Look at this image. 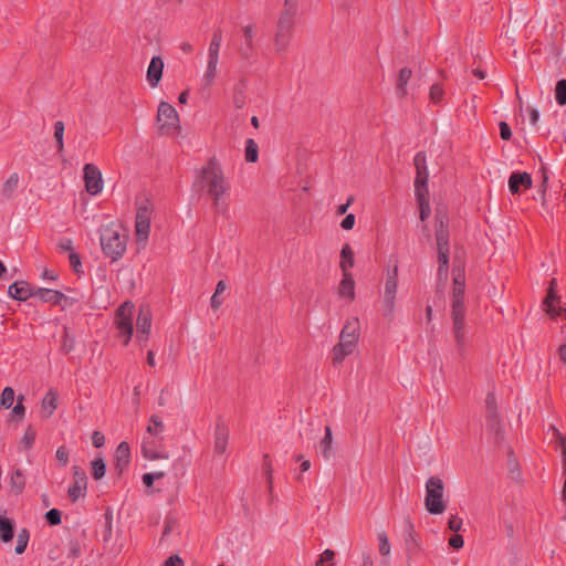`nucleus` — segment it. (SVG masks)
<instances>
[{
    "instance_id": "obj_1",
    "label": "nucleus",
    "mask_w": 566,
    "mask_h": 566,
    "mask_svg": "<svg viewBox=\"0 0 566 566\" xmlns=\"http://www.w3.org/2000/svg\"><path fill=\"white\" fill-rule=\"evenodd\" d=\"M193 186L205 189L216 207L222 202L223 197L229 190V185L226 181L221 167L213 160H210L201 168Z\"/></svg>"
},
{
    "instance_id": "obj_2",
    "label": "nucleus",
    "mask_w": 566,
    "mask_h": 566,
    "mask_svg": "<svg viewBox=\"0 0 566 566\" xmlns=\"http://www.w3.org/2000/svg\"><path fill=\"white\" fill-rule=\"evenodd\" d=\"M464 275L461 266L453 269V287L451 294V314L453 319V333L457 345L462 347L465 342L464 323Z\"/></svg>"
},
{
    "instance_id": "obj_3",
    "label": "nucleus",
    "mask_w": 566,
    "mask_h": 566,
    "mask_svg": "<svg viewBox=\"0 0 566 566\" xmlns=\"http://www.w3.org/2000/svg\"><path fill=\"white\" fill-rule=\"evenodd\" d=\"M436 247L438 253V281L446 283L449 265V231L448 218L441 209L436 211Z\"/></svg>"
},
{
    "instance_id": "obj_4",
    "label": "nucleus",
    "mask_w": 566,
    "mask_h": 566,
    "mask_svg": "<svg viewBox=\"0 0 566 566\" xmlns=\"http://www.w3.org/2000/svg\"><path fill=\"white\" fill-rule=\"evenodd\" d=\"M99 241L105 255L117 261L126 251V230L116 222H109L102 227Z\"/></svg>"
},
{
    "instance_id": "obj_5",
    "label": "nucleus",
    "mask_w": 566,
    "mask_h": 566,
    "mask_svg": "<svg viewBox=\"0 0 566 566\" xmlns=\"http://www.w3.org/2000/svg\"><path fill=\"white\" fill-rule=\"evenodd\" d=\"M399 287V265L395 260L392 264L388 265L385 270L384 285L381 292V311L387 319L395 316L397 295Z\"/></svg>"
},
{
    "instance_id": "obj_6",
    "label": "nucleus",
    "mask_w": 566,
    "mask_h": 566,
    "mask_svg": "<svg viewBox=\"0 0 566 566\" xmlns=\"http://www.w3.org/2000/svg\"><path fill=\"white\" fill-rule=\"evenodd\" d=\"M359 339V321L356 317L347 319L340 334L338 343L332 349L334 364L342 363L348 355L353 354Z\"/></svg>"
},
{
    "instance_id": "obj_7",
    "label": "nucleus",
    "mask_w": 566,
    "mask_h": 566,
    "mask_svg": "<svg viewBox=\"0 0 566 566\" xmlns=\"http://www.w3.org/2000/svg\"><path fill=\"white\" fill-rule=\"evenodd\" d=\"M424 506L430 514H442L447 509L444 484L439 476H430L426 482Z\"/></svg>"
},
{
    "instance_id": "obj_8",
    "label": "nucleus",
    "mask_w": 566,
    "mask_h": 566,
    "mask_svg": "<svg viewBox=\"0 0 566 566\" xmlns=\"http://www.w3.org/2000/svg\"><path fill=\"white\" fill-rule=\"evenodd\" d=\"M135 306L133 303L125 302L122 306L118 307L115 315V325L119 332V336L124 337V343L128 344L130 337L133 335L134 325H133V316H134Z\"/></svg>"
},
{
    "instance_id": "obj_9",
    "label": "nucleus",
    "mask_w": 566,
    "mask_h": 566,
    "mask_svg": "<svg viewBox=\"0 0 566 566\" xmlns=\"http://www.w3.org/2000/svg\"><path fill=\"white\" fill-rule=\"evenodd\" d=\"M157 124L164 134H171L179 129V116L172 105L166 102L159 104Z\"/></svg>"
},
{
    "instance_id": "obj_10",
    "label": "nucleus",
    "mask_w": 566,
    "mask_h": 566,
    "mask_svg": "<svg viewBox=\"0 0 566 566\" xmlns=\"http://www.w3.org/2000/svg\"><path fill=\"white\" fill-rule=\"evenodd\" d=\"M151 207L147 203L140 205L136 213V237L138 242L145 243L150 231Z\"/></svg>"
},
{
    "instance_id": "obj_11",
    "label": "nucleus",
    "mask_w": 566,
    "mask_h": 566,
    "mask_svg": "<svg viewBox=\"0 0 566 566\" xmlns=\"http://www.w3.org/2000/svg\"><path fill=\"white\" fill-rule=\"evenodd\" d=\"M292 28L293 14L290 11H284L279 20L275 33L276 50L282 51L286 48Z\"/></svg>"
},
{
    "instance_id": "obj_12",
    "label": "nucleus",
    "mask_w": 566,
    "mask_h": 566,
    "mask_svg": "<svg viewBox=\"0 0 566 566\" xmlns=\"http://www.w3.org/2000/svg\"><path fill=\"white\" fill-rule=\"evenodd\" d=\"M83 170L86 191L92 196L102 192L104 185L101 170L93 164H86Z\"/></svg>"
},
{
    "instance_id": "obj_13",
    "label": "nucleus",
    "mask_w": 566,
    "mask_h": 566,
    "mask_svg": "<svg viewBox=\"0 0 566 566\" xmlns=\"http://www.w3.org/2000/svg\"><path fill=\"white\" fill-rule=\"evenodd\" d=\"M73 483L67 490L70 499L75 502L85 496L87 489V476L85 471L78 465L73 467Z\"/></svg>"
},
{
    "instance_id": "obj_14",
    "label": "nucleus",
    "mask_w": 566,
    "mask_h": 566,
    "mask_svg": "<svg viewBox=\"0 0 566 566\" xmlns=\"http://www.w3.org/2000/svg\"><path fill=\"white\" fill-rule=\"evenodd\" d=\"M220 59H206V64L199 78L202 91H209L216 83L219 75Z\"/></svg>"
},
{
    "instance_id": "obj_15",
    "label": "nucleus",
    "mask_w": 566,
    "mask_h": 566,
    "mask_svg": "<svg viewBox=\"0 0 566 566\" xmlns=\"http://www.w3.org/2000/svg\"><path fill=\"white\" fill-rule=\"evenodd\" d=\"M156 439L157 438L148 436L143 438L140 444V452L143 457L149 461L168 460L170 458L169 453L157 447Z\"/></svg>"
},
{
    "instance_id": "obj_16",
    "label": "nucleus",
    "mask_w": 566,
    "mask_h": 566,
    "mask_svg": "<svg viewBox=\"0 0 566 566\" xmlns=\"http://www.w3.org/2000/svg\"><path fill=\"white\" fill-rule=\"evenodd\" d=\"M556 287V280L553 279L551 280L549 282V287H548V291H547V294L545 296V298L543 300L542 302V310L551 317V318H555L559 315H562L563 313L566 312L565 308L563 307H556L554 305L555 302H559V296L557 295V292L555 290Z\"/></svg>"
},
{
    "instance_id": "obj_17",
    "label": "nucleus",
    "mask_w": 566,
    "mask_h": 566,
    "mask_svg": "<svg viewBox=\"0 0 566 566\" xmlns=\"http://www.w3.org/2000/svg\"><path fill=\"white\" fill-rule=\"evenodd\" d=\"M247 80L239 78L229 88V98L237 109H242L247 105Z\"/></svg>"
},
{
    "instance_id": "obj_18",
    "label": "nucleus",
    "mask_w": 566,
    "mask_h": 566,
    "mask_svg": "<svg viewBox=\"0 0 566 566\" xmlns=\"http://www.w3.org/2000/svg\"><path fill=\"white\" fill-rule=\"evenodd\" d=\"M151 327V315L149 308L142 306L136 319V338L139 342L147 339Z\"/></svg>"
},
{
    "instance_id": "obj_19",
    "label": "nucleus",
    "mask_w": 566,
    "mask_h": 566,
    "mask_svg": "<svg viewBox=\"0 0 566 566\" xmlns=\"http://www.w3.org/2000/svg\"><path fill=\"white\" fill-rule=\"evenodd\" d=\"M531 187V176L527 172L514 171L509 178V190L512 195H518Z\"/></svg>"
},
{
    "instance_id": "obj_20",
    "label": "nucleus",
    "mask_w": 566,
    "mask_h": 566,
    "mask_svg": "<svg viewBox=\"0 0 566 566\" xmlns=\"http://www.w3.org/2000/svg\"><path fill=\"white\" fill-rule=\"evenodd\" d=\"M164 71V61L159 56H154L147 69V81L151 87H157Z\"/></svg>"
},
{
    "instance_id": "obj_21",
    "label": "nucleus",
    "mask_w": 566,
    "mask_h": 566,
    "mask_svg": "<svg viewBox=\"0 0 566 566\" xmlns=\"http://www.w3.org/2000/svg\"><path fill=\"white\" fill-rule=\"evenodd\" d=\"M8 293L18 301H27L29 297L34 296V289L25 282H15L9 286Z\"/></svg>"
},
{
    "instance_id": "obj_22",
    "label": "nucleus",
    "mask_w": 566,
    "mask_h": 566,
    "mask_svg": "<svg viewBox=\"0 0 566 566\" xmlns=\"http://www.w3.org/2000/svg\"><path fill=\"white\" fill-rule=\"evenodd\" d=\"M59 394L55 389L51 388L45 394L41 401V412L44 418H50L57 408Z\"/></svg>"
},
{
    "instance_id": "obj_23",
    "label": "nucleus",
    "mask_w": 566,
    "mask_h": 566,
    "mask_svg": "<svg viewBox=\"0 0 566 566\" xmlns=\"http://www.w3.org/2000/svg\"><path fill=\"white\" fill-rule=\"evenodd\" d=\"M337 293L339 297L347 298L352 302L355 298V281L350 273L343 274V279L339 282Z\"/></svg>"
},
{
    "instance_id": "obj_24",
    "label": "nucleus",
    "mask_w": 566,
    "mask_h": 566,
    "mask_svg": "<svg viewBox=\"0 0 566 566\" xmlns=\"http://www.w3.org/2000/svg\"><path fill=\"white\" fill-rule=\"evenodd\" d=\"M229 440V429L223 423H218L214 433V452L223 454Z\"/></svg>"
},
{
    "instance_id": "obj_25",
    "label": "nucleus",
    "mask_w": 566,
    "mask_h": 566,
    "mask_svg": "<svg viewBox=\"0 0 566 566\" xmlns=\"http://www.w3.org/2000/svg\"><path fill=\"white\" fill-rule=\"evenodd\" d=\"M130 461V449L127 442H120L115 451L116 469L123 472Z\"/></svg>"
},
{
    "instance_id": "obj_26",
    "label": "nucleus",
    "mask_w": 566,
    "mask_h": 566,
    "mask_svg": "<svg viewBox=\"0 0 566 566\" xmlns=\"http://www.w3.org/2000/svg\"><path fill=\"white\" fill-rule=\"evenodd\" d=\"M34 296L40 298L43 302L52 303V304H60L61 301L64 298V295L62 293H60L55 290L43 289V287H35Z\"/></svg>"
},
{
    "instance_id": "obj_27",
    "label": "nucleus",
    "mask_w": 566,
    "mask_h": 566,
    "mask_svg": "<svg viewBox=\"0 0 566 566\" xmlns=\"http://www.w3.org/2000/svg\"><path fill=\"white\" fill-rule=\"evenodd\" d=\"M377 541H378V552L382 556V560L380 563V566H389V562L387 557L390 555L391 552V545L388 538V535L386 532L380 531L377 533Z\"/></svg>"
},
{
    "instance_id": "obj_28",
    "label": "nucleus",
    "mask_w": 566,
    "mask_h": 566,
    "mask_svg": "<svg viewBox=\"0 0 566 566\" xmlns=\"http://www.w3.org/2000/svg\"><path fill=\"white\" fill-rule=\"evenodd\" d=\"M413 164L417 170L416 180H419L420 182H428L429 172L424 153H418L415 156Z\"/></svg>"
},
{
    "instance_id": "obj_29",
    "label": "nucleus",
    "mask_w": 566,
    "mask_h": 566,
    "mask_svg": "<svg viewBox=\"0 0 566 566\" xmlns=\"http://www.w3.org/2000/svg\"><path fill=\"white\" fill-rule=\"evenodd\" d=\"M333 433L331 427H325V434L318 443V450L325 460L331 459L333 455Z\"/></svg>"
},
{
    "instance_id": "obj_30",
    "label": "nucleus",
    "mask_w": 566,
    "mask_h": 566,
    "mask_svg": "<svg viewBox=\"0 0 566 566\" xmlns=\"http://www.w3.org/2000/svg\"><path fill=\"white\" fill-rule=\"evenodd\" d=\"M354 266V251L349 244H345L340 251L339 268L343 274L350 273V268Z\"/></svg>"
},
{
    "instance_id": "obj_31",
    "label": "nucleus",
    "mask_w": 566,
    "mask_h": 566,
    "mask_svg": "<svg viewBox=\"0 0 566 566\" xmlns=\"http://www.w3.org/2000/svg\"><path fill=\"white\" fill-rule=\"evenodd\" d=\"M146 431L148 437L161 440V434L165 431V424L158 416H151Z\"/></svg>"
},
{
    "instance_id": "obj_32",
    "label": "nucleus",
    "mask_w": 566,
    "mask_h": 566,
    "mask_svg": "<svg viewBox=\"0 0 566 566\" xmlns=\"http://www.w3.org/2000/svg\"><path fill=\"white\" fill-rule=\"evenodd\" d=\"M18 185H19V175L17 172H12L2 185V188H1L2 197L6 199H10L13 196L15 189L18 188Z\"/></svg>"
},
{
    "instance_id": "obj_33",
    "label": "nucleus",
    "mask_w": 566,
    "mask_h": 566,
    "mask_svg": "<svg viewBox=\"0 0 566 566\" xmlns=\"http://www.w3.org/2000/svg\"><path fill=\"white\" fill-rule=\"evenodd\" d=\"M25 486V479L20 469L10 474V489L14 494H20Z\"/></svg>"
},
{
    "instance_id": "obj_34",
    "label": "nucleus",
    "mask_w": 566,
    "mask_h": 566,
    "mask_svg": "<svg viewBox=\"0 0 566 566\" xmlns=\"http://www.w3.org/2000/svg\"><path fill=\"white\" fill-rule=\"evenodd\" d=\"M0 537L3 542H10L13 538V523L4 516H0Z\"/></svg>"
},
{
    "instance_id": "obj_35",
    "label": "nucleus",
    "mask_w": 566,
    "mask_h": 566,
    "mask_svg": "<svg viewBox=\"0 0 566 566\" xmlns=\"http://www.w3.org/2000/svg\"><path fill=\"white\" fill-rule=\"evenodd\" d=\"M221 42L222 38L220 32L214 33L208 48V59H220Z\"/></svg>"
},
{
    "instance_id": "obj_36",
    "label": "nucleus",
    "mask_w": 566,
    "mask_h": 566,
    "mask_svg": "<svg viewBox=\"0 0 566 566\" xmlns=\"http://www.w3.org/2000/svg\"><path fill=\"white\" fill-rule=\"evenodd\" d=\"M36 431L32 426H28L22 438L20 439V448L22 450H30L35 441Z\"/></svg>"
},
{
    "instance_id": "obj_37",
    "label": "nucleus",
    "mask_w": 566,
    "mask_h": 566,
    "mask_svg": "<svg viewBox=\"0 0 566 566\" xmlns=\"http://www.w3.org/2000/svg\"><path fill=\"white\" fill-rule=\"evenodd\" d=\"M411 70L408 67H403L400 70L398 75V92L401 96L407 94V84L411 77Z\"/></svg>"
},
{
    "instance_id": "obj_38",
    "label": "nucleus",
    "mask_w": 566,
    "mask_h": 566,
    "mask_svg": "<svg viewBox=\"0 0 566 566\" xmlns=\"http://www.w3.org/2000/svg\"><path fill=\"white\" fill-rule=\"evenodd\" d=\"M14 390L11 387H4L0 396V408L9 409L14 401Z\"/></svg>"
},
{
    "instance_id": "obj_39",
    "label": "nucleus",
    "mask_w": 566,
    "mask_h": 566,
    "mask_svg": "<svg viewBox=\"0 0 566 566\" xmlns=\"http://www.w3.org/2000/svg\"><path fill=\"white\" fill-rule=\"evenodd\" d=\"M415 193H416L417 202L429 201V191H428L427 182H420L419 180H415Z\"/></svg>"
},
{
    "instance_id": "obj_40",
    "label": "nucleus",
    "mask_w": 566,
    "mask_h": 566,
    "mask_svg": "<svg viewBox=\"0 0 566 566\" xmlns=\"http://www.w3.org/2000/svg\"><path fill=\"white\" fill-rule=\"evenodd\" d=\"M259 157L258 145L253 139L245 142V160L249 163H255Z\"/></svg>"
},
{
    "instance_id": "obj_41",
    "label": "nucleus",
    "mask_w": 566,
    "mask_h": 566,
    "mask_svg": "<svg viewBox=\"0 0 566 566\" xmlns=\"http://www.w3.org/2000/svg\"><path fill=\"white\" fill-rule=\"evenodd\" d=\"M555 98L558 105H566V80H559L556 83Z\"/></svg>"
},
{
    "instance_id": "obj_42",
    "label": "nucleus",
    "mask_w": 566,
    "mask_h": 566,
    "mask_svg": "<svg viewBox=\"0 0 566 566\" xmlns=\"http://www.w3.org/2000/svg\"><path fill=\"white\" fill-rule=\"evenodd\" d=\"M106 465L102 458L95 459L92 462V475L95 480H99L105 475Z\"/></svg>"
},
{
    "instance_id": "obj_43",
    "label": "nucleus",
    "mask_w": 566,
    "mask_h": 566,
    "mask_svg": "<svg viewBox=\"0 0 566 566\" xmlns=\"http://www.w3.org/2000/svg\"><path fill=\"white\" fill-rule=\"evenodd\" d=\"M64 124L62 122H56L54 124V138L56 142L57 151L62 153L64 148L63 135H64Z\"/></svg>"
},
{
    "instance_id": "obj_44",
    "label": "nucleus",
    "mask_w": 566,
    "mask_h": 566,
    "mask_svg": "<svg viewBox=\"0 0 566 566\" xmlns=\"http://www.w3.org/2000/svg\"><path fill=\"white\" fill-rule=\"evenodd\" d=\"M547 181H548V172H547V169L542 166L541 168V185L538 187V192L541 195V199H542V205L545 206L546 205V186H547Z\"/></svg>"
},
{
    "instance_id": "obj_45",
    "label": "nucleus",
    "mask_w": 566,
    "mask_h": 566,
    "mask_svg": "<svg viewBox=\"0 0 566 566\" xmlns=\"http://www.w3.org/2000/svg\"><path fill=\"white\" fill-rule=\"evenodd\" d=\"M227 289V284L223 281H219L214 294L211 297V307L213 310H218L222 303V301L219 298L220 294L223 293Z\"/></svg>"
},
{
    "instance_id": "obj_46",
    "label": "nucleus",
    "mask_w": 566,
    "mask_h": 566,
    "mask_svg": "<svg viewBox=\"0 0 566 566\" xmlns=\"http://www.w3.org/2000/svg\"><path fill=\"white\" fill-rule=\"evenodd\" d=\"M28 541H29V534L25 530H23L21 533H19L18 538H17V545H15L17 554H22L25 551Z\"/></svg>"
},
{
    "instance_id": "obj_47",
    "label": "nucleus",
    "mask_w": 566,
    "mask_h": 566,
    "mask_svg": "<svg viewBox=\"0 0 566 566\" xmlns=\"http://www.w3.org/2000/svg\"><path fill=\"white\" fill-rule=\"evenodd\" d=\"M443 95V88L440 84H433L430 88L429 97L432 103H439Z\"/></svg>"
},
{
    "instance_id": "obj_48",
    "label": "nucleus",
    "mask_w": 566,
    "mask_h": 566,
    "mask_svg": "<svg viewBox=\"0 0 566 566\" xmlns=\"http://www.w3.org/2000/svg\"><path fill=\"white\" fill-rule=\"evenodd\" d=\"M45 517H46V521L51 524V525H57L61 523V512L56 509H52L50 510L46 514H45Z\"/></svg>"
},
{
    "instance_id": "obj_49",
    "label": "nucleus",
    "mask_w": 566,
    "mask_h": 566,
    "mask_svg": "<svg viewBox=\"0 0 566 566\" xmlns=\"http://www.w3.org/2000/svg\"><path fill=\"white\" fill-rule=\"evenodd\" d=\"M418 206H419V217H420V220L421 221H426L430 213H431V209H430V203L429 201L427 202H418Z\"/></svg>"
},
{
    "instance_id": "obj_50",
    "label": "nucleus",
    "mask_w": 566,
    "mask_h": 566,
    "mask_svg": "<svg viewBox=\"0 0 566 566\" xmlns=\"http://www.w3.org/2000/svg\"><path fill=\"white\" fill-rule=\"evenodd\" d=\"M334 558H335V553L334 551L332 549H325L321 556H319V559L321 560V564H324V565H333L334 564Z\"/></svg>"
},
{
    "instance_id": "obj_51",
    "label": "nucleus",
    "mask_w": 566,
    "mask_h": 566,
    "mask_svg": "<svg viewBox=\"0 0 566 566\" xmlns=\"http://www.w3.org/2000/svg\"><path fill=\"white\" fill-rule=\"evenodd\" d=\"M69 451L65 447H60L56 450L55 457L61 465H65L69 461Z\"/></svg>"
},
{
    "instance_id": "obj_52",
    "label": "nucleus",
    "mask_w": 566,
    "mask_h": 566,
    "mask_svg": "<svg viewBox=\"0 0 566 566\" xmlns=\"http://www.w3.org/2000/svg\"><path fill=\"white\" fill-rule=\"evenodd\" d=\"M449 530L458 532L462 527V520L457 515H451L448 522Z\"/></svg>"
},
{
    "instance_id": "obj_53",
    "label": "nucleus",
    "mask_w": 566,
    "mask_h": 566,
    "mask_svg": "<svg viewBox=\"0 0 566 566\" xmlns=\"http://www.w3.org/2000/svg\"><path fill=\"white\" fill-rule=\"evenodd\" d=\"M243 34L248 45L252 44V40L255 35V28L252 24L243 27Z\"/></svg>"
},
{
    "instance_id": "obj_54",
    "label": "nucleus",
    "mask_w": 566,
    "mask_h": 566,
    "mask_svg": "<svg viewBox=\"0 0 566 566\" xmlns=\"http://www.w3.org/2000/svg\"><path fill=\"white\" fill-rule=\"evenodd\" d=\"M355 226V216L353 213H349L347 214L342 223H340V227L344 229V230H352Z\"/></svg>"
},
{
    "instance_id": "obj_55",
    "label": "nucleus",
    "mask_w": 566,
    "mask_h": 566,
    "mask_svg": "<svg viewBox=\"0 0 566 566\" xmlns=\"http://www.w3.org/2000/svg\"><path fill=\"white\" fill-rule=\"evenodd\" d=\"M105 442V437L99 431H94L92 434V443L96 448H101Z\"/></svg>"
},
{
    "instance_id": "obj_56",
    "label": "nucleus",
    "mask_w": 566,
    "mask_h": 566,
    "mask_svg": "<svg viewBox=\"0 0 566 566\" xmlns=\"http://www.w3.org/2000/svg\"><path fill=\"white\" fill-rule=\"evenodd\" d=\"M500 135L504 140H509L512 136L511 128L505 122L500 123Z\"/></svg>"
},
{
    "instance_id": "obj_57",
    "label": "nucleus",
    "mask_w": 566,
    "mask_h": 566,
    "mask_svg": "<svg viewBox=\"0 0 566 566\" xmlns=\"http://www.w3.org/2000/svg\"><path fill=\"white\" fill-rule=\"evenodd\" d=\"M464 544L463 537L459 534L453 535L449 539V545L455 549L462 548Z\"/></svg>"
},
{
    "instance_id": "obj_58",
    "label": "nucleus",
    "mask_w": 566,
    "mask_h": 566,
    "mask_svg": "<svg viewBox=\"0 0 566 566\" xmlns=\"http://www.w3.org/2000/svg\"><path fill=\"white\" fill-rule=\"evenodd\" d=\"M74 348V340L70 337L69 333L65 332L64 339L62 343V349L65 353H70Z\"/></svg>"
},
{
    "instance_id": "obj_59",
    "label": "nucleus",
    "mask_w": 566,
    "mask_h": 566,
    "mask_svg": "<svg viewBox=\"0 0 566 566\" xmlns=\"http://www.w3.org/2000/svg\"><path fill=\"white\" fill-rule=\"evenodd\" d=\"M509 469H510L511 479L514 481H520V472H518L517 463L513 460H510Z\"/></svg>"
},
{
    "instance_id": "obj_60",
    "label": "nucleus",
    "mask_w": 566,
    "mask_h": 566,
    "mask_svg": "<svg viewBox=\"0 0 566 566\" xmlns=\"http://www.w3.org/2000/svg\"><path fill=\"white\" fill-rule=\"evenodd\" d=\"M59 249L62 252H73L72 251V241L70 239H63L57 243Z\"/></svg>"
},
{
    "instance_id": "obj_61",
    "label": "nucleus",
    "mask_w": 566,
    "mask_h": 566,
    "mask_svg": "<svg viewBox=\"0 0 566 566\" xmlns=\"http://www.w3.org/2000/svg\"><path fill=\"white\" fill-rule=\"evenodd\" d=\"M69 259H70V263H71L72 268L74 269V271L78 272V269L81 266V261H80L78 255L74 252H71L69 255Z\"/></svg>"
},
{
    "instance_id": "obj_62",
    "label": "nucleus",
    "mask_w": 566,
    "mask_h": 566,
    "mask_svg": "<svg viewBox=\"0 0 566 566\" xmlns=\"http://www.w3.org/2000/svg\"><path fill=\"white\" fill-rule=\"evenodd\" d=\"M165 566H184V562L179 556L174 555L166 560Z\"/></svg>"
},
{
    "instance_id": "obj_63",
    "label": "nucleus",
    "mask_w": 566,
    "mask_h": 566,
    "mask_svg": "<svg viewBox=\"0 0 566 566\" xmlns=\"http://www.w3.org/2000/svg\"><path fill=\"white\" fill-rule=\"evenodd\" d=\"M12 415L18 417V418H23L24 415H25V407L23 406V403H17L12 408Z\"/></svg>"
},
{
    "instance_id": "obj_64",
    "label": "nucleus",
    "mask_w": 566,
    "mask_h": 566,
    "mask_svg": "<svg viewBox=\"0 0 566 566\" xmlns=\"http://www.w3.org/2000/svg\"><path fill=\"white\" fill-rule=\"evenodd\" d=\"M361 566H374V559L369 553L363 554V565Z\"/></svg>"
}]
</instances>
